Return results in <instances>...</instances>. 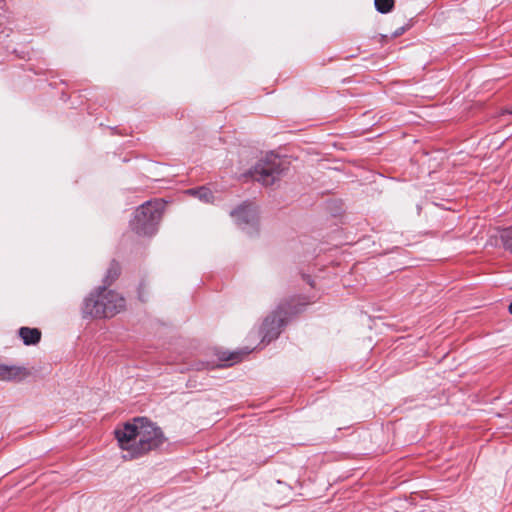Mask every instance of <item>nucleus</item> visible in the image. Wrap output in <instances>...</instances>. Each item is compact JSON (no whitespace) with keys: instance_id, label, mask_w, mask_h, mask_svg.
Listing matches in <instances>:
<instances>
[{"instance_id":"9b49d317","label":"nucleus","mask_w":512,"mask_h":512,"mask_svg":"<svg viewBox=\"0 0 512 512\" xmlns=\"http://www.w3.org/2000/svg\"><path fill=\"white\" fill-rule=\"evenodd\" d=\"M189 192L204 202H211L213 200V194L207 187H200L198 189H191Z\"/></svg>"},{"instance_id":"20e7f679","label":"nucleus","mask_w":512,"mask_h":512,"mask_svg":"<svg viewBox=\"0 0 512 512\" xmlns=\"http://www.w3.org/2000/svg\"><path fill=\"white\" fill-rule=\"evenodd\" d=\"M282 172L281 160L277 156H272L265 161L259 162L252 173V177L265 186L272 185Z\"/></svg>"},{"instance_id":"0eeeda50","label":"nucleus","mask_w":512,"mask_h":512,"mask_svg":"<svg viewBox=\"0 0 512 512\" xmlns=\"http://www.w3.org/2000/svg\"><path fill=\"white\" fill-rule=\"evenodd\" d=\"M18 335L25 345L30 346L40 342L42 333L38 328L21 327Z\"/></svg>"},{"instance_id":"423d86ee","label":"nucleus","mask_w":512,"mask_h":512,"mask_svg":"<svg viewBox=\"0 0 512 512\" xmlns=\"http://www.w3.org/2000/svg\"><path fill=\"white\" fill-rule=\"evenodd\" d=\"M25 368L0 364V380H16L27 376Z\"/></svg>"},{"instance_id":"f8f14e48","label":"nucleus","mask_w":512,"mask_h":512,"mask_svg":"<svg viewBox=\"0 0 512 512\" xmlns=\"http://www.w3.org/2000/svg\"><path fill=\"white\" fill-rule=\"evenodd\" d=\"M375 8L382 14L389 13L394 7V0H375Z\"/></svg>"},{"instance_id":"ddd939ff","label":"nucleus","mask_w":512,"mask_h":512,"mask_svg":"<svg viewBox=\"0 0 512 512\" xmlns=\"http://www.w3.org/2000/svg\"><path fill=\"white\" fill-rule=\"evenodd\" d=\"M276 318H277V316H276V315H274V316L272 317V319L267 318V319L265 320V322H264V324H263V327H264V329L267 331V333L269 332V329L267 328V327L269 326V324H274L275 322H277V328H279L280 326H282V324H283V321H284V320H283L282 318H280V317H279L278 319H276Z\"/></svg>"},{"instance_id":"4468645a","label":"nucleus","mask_w":512,"mask_h":512,"mask_svg":"<svg viewBox=\"0 0 512 512\" xmlns=\"http://www.w3.org/2000/svg\"><path fill=\"white\" fill-rule=\"evenodd\" d=\"M508 311L510 312V314H512V302L510 303V305L508 307Z\"/></svg>"},{"instance_id":"dca6fc26","label":"nucleus","mask_w":512,"mask_h":512,"mask_svg":"<svg viewBox=\"0 0 512 512\" xmlns=\"http://www.w3.org/2000/svg\"><path fill=\"white\" fill-rule=\"evenodd\" d=\"M507 113L512 114V109L507 110Z\"/></svg>"},{"instance_id":"f257e3e1","label":"nucleus","mask_w":512,"mask_h":512,"mask_svg":"<svg viewBox=\"0 0 512 512\" xmlns=\"http://www.w3.org/2000/svg\"><path fill=\"white\" fill-rule=\"evenodd\" d=\"M125 460L139 458L159 448L166 440L162 430L144 418H136L115 430Z\"/></svg>"},{"instance_id":"7ed1b4c3","label":"nucleus","mask_w":512,"mask_h":512,"mask_svg":"<svg viewBox=\"0 0 512 512\" xmlns=\"http://www.w3.org/2000/svg\"><path fill=\"white\" fill-rule=\"evenodd\" d=\"M165 203L161 199L147 201L139 206L131 222L132 229L139 235H152L159 224Z\"/></svg>"},{"instance_id":"1a4fd4ad","label":"nucleus","mask_w":512,"mask_h":512,"mask_svg":"<svg viewBox=\"0 0 512 512\" xmlns=\"http://www.w3.org/2000/svg\"><path fill=\"white\" fill-rule=\"evenodd\" d=\"M250 351H235V352H223L220 354L219 359L221 361L229 362L230 365L240 362L242 360L243 355L249 354Z\"/></svg>"},{"instance_id":"6e6552de","label":"nucleus","mask_w":512,"mask_h":512,"mask_svg":"<svg viewBox=\"0 0 512 512\" xmlns=\"http://www.w3.org/2000/svg\"><path fill=\"white\" fill-rule=\"evenodd\" d=\"M121 267L118 262L112 261L107 269L104 283L107 285H111L120 275Z\"/></svg>"},{"instance_id":"f03ea898","label":"nucleus","mask_w":512,"mask_h":512,"mask_svg":"<svg viewBox=\"0 0 512 512\" xmlns=\"http://www.w3.org/2000/svg\"><path fill=\"white\" fill-rule=\"evenodd\" d=\"M126 307L125 298L114 290L99 287L84 300L83 314L95 319L111 318Z\"/></svg>"},{"instance_id":"39448f33","label":"nucleus","mask_w":512,"mask_h":512,"mask_svg":"<svg viewBox=\"0 0 512 512\" xmlns=\"http://www.w3.org/2000/svg\"><path fill=\"white\" fill-rule=\"evenodd\" d=\"M232 216L236 218L239 225L254 223L257 219L256 210L250 205L239 207L232 212Z\"/></svg>"},{"instance_id":"2eb2a0df","label":"nucleus","mask_w":512,"mask_h":512,"mask_svg":"<svg viewBox=\"0 0 512 512\" xmlns=\"http://www.w3.org/2000/svg\"><path fill=\"white\" fill-rule=\"evenodd\" d=\"M307 281H308L309 285H311V286L313 285V283H312V281L310 280L309 277L307 278Z\"/></svg>"},{"instance_id":"9d476101","label":"nucleus","mask_w":512,"mask_h":512,"mask_svg":"<svg viewBox=\"0 0 512 512\" xmlns=\"http://www.w3.org/2000/svg\"><path fill=\"white\" fill-rule=\"evenodd\" d=\"M500 239L504 249L512 255V225L501 231Z\"/></svg>"}]
</instances>
